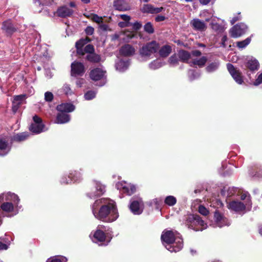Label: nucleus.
<instances>
[{
    "instance_id": "f257e3e1",
    "label": "nucleus",
    "mask_w": 262,
    "mask_h": 262,
    "mask_svg": "<svg viewBox=\"0 0 262 262\" xmlns=\"http://www.w3.org/2000/svg\"><path fill=\"white\" fill-rule=\"evenodd\" d=\"M92 212L95 218L107 222L115 221L119 216L115 202L105 198L95 202L92 206Z\"/></svg>"
},
{
    "instance_id": "f03ea898",
    "label": "nucleus",
    "mask_w": 262,
    "mask_h": 262,
    "mask_svg": "<svg viewBox=\"0 0 262 262\" xmlns=\"http://www.w3.org/2000/svg\"><path fill=\"white\" fill-rule=\"evenodd\" d=\"M163 245L171 252H177L183 247L182 239L179 236L177 232L171 230H164L161 235Z\"/></svg>"
},
{
    "instance_id": "7ed1b4c3",
    "label": "nucleus",
    "mask_w": 262,
    "mask_h": 262,
    "mask_svg": "<svg viewBox=\"0 0 262 262\" xmlns=\"http://www.w3.org/2000/svg\"><path fill=\"white\" fill-rule=\"evenodd\" d=\"M18 196L11 192L4 193L0 194L1 209L6 212H12L15 206L19 202Z\"/></svg>"
},
{
    "instance_id": "20e7f679",
    "label": "nucleus",
    "mask_w": 262,
    "mask_h": 262,
    "mask_svg": "<svg viewBox=\"0 0 262 262\" xmlns=\"http://www.w3.org/2000/svg\"><path fill=\"white\" fill-rule=\"evenodd\" d=\"M159 48V45L156 41H152L144 45L139 51L140 55L143 57H149L155 53Z\"/></svg>"
},
{
    "instance_id": "39448f33",
    "label": "nucleus",
    "mask_w": 262,
    "mask_h": 262,
    "mask_svg": "<svg viewBox=\"0 0 262 262\" xmlns=\"http://www.w3.org/2000/svg\"><path fill=\"white\" fill-rule=\"evenodd\" d=\"M187 221L190 223L189 226L195 231H202L206 228V224L198 215H190Z\"/></svg>"
},
{
    "instance_id": "423d86ee",
    "label": "nucleus",
    "mask_w": 262,
    "mask_h": 262,
    "mask_svg": "<svg viewBox=\"0 0 262 262\" xmlns=\"http://www.w3.org/2000/svg\"><path fill=\"white\" fill-rule=\"evenodd\" d=\"M248 27L244 23L236 24L232 27L229 31V34L231 37L233 38H238L244 34L247 31Z\"/></svg>"
},
{
    "instance_id": "0eeeda50",
    "label": "nucleus",
    "mask_w": 262,
    "mask_h": 262,
    "mask_svg": "<svg viewBox=\"0 0 262 262\" xmlns=\"http://www.w3.org/2000/svg\"><path fill=\"white\" fill-rule=\"evenodd\" d=\"M106 72L101 68H96L92 70L90 72V76L94 81L102 80V83L100 86L104 85L105 83Z\"/></svg>"
},
{
    "instance_id": "6e6552de",
    "label": "nucleus",
    "mask_w": 262,
    "mask_h": 262,
    "mask_svg": "<svg viewBox=\"0 0 262 262\" xmlns=\"http://www.w3.org/2000/svg\"><path fill=\"white\" fill-rule=\"evenodd\" d=\"M94 187L91 191L87 194L91 199H95L96 197L102 195L105 191V186L98 182H94Z\"/></svg>"
},
{
    "instance_id": "1a4fd4ad",
    "label": "nucleus",
    "mask_w": 262,
    "mask_h": 262,
    "mask_svg": "<svg viewBox=\"0 0 262 262\" xmlns=\"http://www.w3.org/2000/svg\"><path fill=\"white\" fill-rule=\"evenodd\" d=\"M34 123H32L29 129L35 134H39L42 132L45 131V125L42 123V120L40 118L37 116L33 117Z\"/></svg>"
},
{
    "instance_id": "9d476101",
    "label": "nucleus",
    "mask_w": 262,
    "mask_h": 262,
    "mask_svg": "<svg viewBox=\"0 0 262 262\" xmlns=\"http://www.w3.org/2000/svg\"><path fill=\"white\" fill-rule=\"evenodd\" d=\"M116 187L118 190L128 195L133 194L136 190V188L134 185L124 181L118 182L116 184Z\"/></svg>"
},
{
    "instance_id": "9b49d317",
    "label": "nucleus",
    "mask_w": 262,
    "mask_h": 262,
    "mask_svg": "<svg viewBox=\"0 0 262 262\" xmlns=\"http://www.w3.org/2000/svg\"><path fill=\"white\" fill-rule=\"evenodd\" d=\"M227 68L236 82L239 84H242L243 79L241 72L235 69L231 63H228L227 64Z\"/></svg>"
},
{
    "instance_id": "f8f14e48",
    "label": "nucleus",
    "mask_w": 262,
    "mask_h": 262,
    "mask_svg": "<svg viewBox=\"0 0 262 262\" xmlns=\"http://www.w3.org/2000/svg\"><path fill=\"white\" fill-rule=\"evenodd\" d=\"M227 207L230 210L236 212H245L246 209H247L246 205H244V203L236 201H233L228 203L227 204Z\"/></svg>"
},
{
    "instance_id": "ddd939ff",
    "label": "nucleus",
    "mask_w": 262,
    "mask_h": 262,
    "mask_svg": "<svg viewBox=\"0 0 262 262\" xmlns=\"http://www.w3.org/2000/svg\"><path fill=\"white\" fill-rule=\"evenodd\" d=\"M84 72V67L82 63L74 61L71 64V75L72 76H81Z\"/></svg>"
},
{
    "instance_id": "4468645a",
    "label": "nucleus",
    "mask_w": 262,
    "mask_h": 262,
    "mask_svg": "<svg viewBox=\"0 0 262 262\" xmlns=\"http://www.w3.org/2000/svg\"><path fill=\"white\" fill-rule=\"evenodd\" d=\"M165 8L161 7H155L151 4H144L142 7L141 11L143 13L158 14L164 11Z\"/></svg>"
},
{
    "instance_id": "2eb2a0df",
    "label": "nucleus",
    "mask_w": 262,
    "mask_h": 262,
    "mask_svg": "<svg viewBox=\"0 0 262 262\" xmlns=\"http://www.w3.org/2000/svg\"><path fill=\"white\" fill-rule=\"evenodd\" d=\"M131 211L135 214H140L143 211V203L141 200H132L130 205Z\"/></svg>"
},
{
    "instance_id": "dca6fc26",
    "label": "nucleus",
    "mask_w": 262,
    "mask_h": 262,
    "mask_svg": "<svg viewBox=\"0 0 262 262\" xmlns=\"http://www.w3.org/2000/svg\"><path fill=\"white\" fill-rule=\"evenodd\" d=\"M73 13L74 11L66 5L59 7L56 11L57 16L63 18L69 17Z\"/></svg>"
},
{
    "instance_id": "f3484780",
    "label": "nucleus",
    "mask_w": 262,
    "mask_h": 262,
    "mask_svg": "<svg viewBox=\"0 0 262 262\" xmlns=\"http://www.w3.org/2000/svg\"><path fill=\"white\" fill-rule=\"evenodd\" d=\"M192 27L196 31H204L207 28V25L204 21L198 19L194 18L190 23Z\"/></svg>"
},
{
    "instance_id": "a211bd4d",
    "label": "nucleus",
    "mask_w": 262,
    "mask_h": 262,
    "mask_svg": "<svg viewBox=\"0 0 262 262\" xmlns=\"http://www.w3.org/2000/svg\"><path fill=\"white\" fill-rule=\"evenodd\" d=\"M214 218L217 226L220 227L224 226H228L230 223L228 219L223 216L219 212H215L214 213Z\"/></svg>"
},
{
    "instance_id": "6ab92c4d",
    "label": "nucleus",
    "mask_w": 262,
    "mask_h": 262,
    "mask_svg": "<svg viewBox=\"0 0 262 262\" xmlns=\"http://www.w3.org/2000/svg\"><path fill=\"white\" fill-rule=\"evenodd\" d=\"M80 174L75 171L74 174L71 173L70 175L68 176V179L67 178H62L61 182L62 184H67L71 183L72 182H77L80 180Z\"/></svg>"
},
{
    "instance_id": "aec40b11",
    "label": "nucleus",
    "mask_w": 262,
    "mask_h": 262,
    "mask_svg": "<svg viewBox=\"0 0 262 262\" xmlns=\"http://www.w3.org/2000/svg\"><path fill=\"white\" fill-rule=\"evenodd\" d=\"M116 9L120 11H126L130 9L129 4L124 0H117L114 2Z\"/></svg>"
},
{
    "instance_id": "412c9836",
    "label": "nucleus",
    "mask_w": 262,
    "mask_h": 262,
    "mask_svg": "<svg viewBox=\"0 0 262 262\" xmlns=\"http://www.w3.org/2000/svg\"><path fill=\"white\" fill-rule=\"evenodd\" d=\"M56 109L60 112H71L75 110V106L71 103H64L58 105Z\"/></svg>"
},
{
    "instance_id": "4be33fe9",
    "label": "nucleus",
    "mask_w": 262,
    "mask_h": 262,
    "mask_svg": "<svg viewBox=\"0 0 262 262\" xmlns=\"http://www.w3.org/2000/svg\"><path fill=\"white\" fill-rule=\"evenodd\" d=\"M135 49L130 45H125L120 49V53L124 56H130L134 54Z\"/></svg>"
},
{
    "instance_id": "5701e85b",
    "label": "nucleus",
    "mask_w": 262,
    "mask_h": 262,
    "mask_svg": "<svg viewBox=\"0 0 262 262\" xmlns=\"http://www.w3.org/2000/svg\"><path fill=\"white\" fill-rule=\"evenodd\" d=\"M10 148L7 142L3 139H0V156L7 155L10 150Z\"/></svg>"
},
{
    "instance_id": "b1692460",
    "label": "nucleus",
    "mask_w": 262,
    "mask_h": 262,
    "mask_svg": "<svg viewBox=\"0 0 262 262\" xmlns=\"http://www.w3.org/2000/svg\"><path fill=\"white\" fill-rule=\"evenodd\" d=\"M90 41V39L89 38L86 37L84 39H81L76 42L75 46L77 49V52L78 54L82 55H84V52H83L82 47Z\"/></svg>"
},
{
    "instance_id": "393cba45",
    "label": "nucleus",
    "mask_w": 262,
    "mask_h": 262,
    "mask_svg": "<svg viewBox=\"0 0 262 262\" xmlns=\"http://www.w3.org/2000/svg\"><path fill=\"white\" fill-rule=\"evenodd\" d=\"M70 120V116L67 114L63 112L59 113L56 117V123L63 124L68 122Z\"/></svg>"
},
{
    "instance_id": "a878e982",
    "label": "nucleus",
    "mask_w": 262,
    "mask_h": 262,
    "mask_svg": "<svg viewBox=\"0 0 262 262\" xmlns=\"http://www.w3.org/2000/svg\"><path fill=\"white\" fill-rule=\"evenodd\" d=\"M2 29L8 34H11L16 30L10 20L3 23Z\"/></svg>"
},
{
    "instance_id": "bb28decb",
    "label": "nucleus",
    "mask_w": 262,
    "mask_h": 262,
    "mask_svg": "<svg viewBox=\"0 0 262 262\" xmlns=\"http://www.w3.org/2000/svg\"><path fill=\"white\" fill-rule=\"evenodd\" d=\"M246 66L251 71L257 70L259 68V63L256 59L251 58L248 60Z\"/></svg>"
},
{
    "instance_id": "cd10ccee",
    "label": "nucleus",
    "mask_w": 262,
    "mask_h": 262,
    "mask_svg": "<svg viewBox=\"0 0 262 262\" xmlns=\"http://www.w3.org/2000/svg\"><path fill=\"white\" fill-rule=\"evenodd\" d=\"M105 238V236L103 232L100 230H97L94 234L92 240L95 243H102Z\"/></svg>"
},
{
    "instance_id": "c85d7f7f",
    "label": "nucleus",
    "mask_w": 262,
    "mask_h": 262,
    "mask_svg": "<svg viewBox=\"0 0 262 262\" xmlns=\"http://www.w3.org/2000/svg\"><path fill=\"white\" fill-rule=\"evenodd\" d=\"M129 62L128 60L124 61L123 60H119L116 63V70L119 72H124L125 71L129 66Z\"/></svg>"
},
{
    "instance_id": "c756f323",
    "label": "nucleus",
    "mask_w": 262,
    "mask_h": 262,
    "mask_svg": "<svg viewBox=\"0 0 262 262\" xmlns=\"http://www.w3.org/2000/svg\"><path fill=\"white\" fill-rule=\"evenodd\" d=\"M171 47L169 45H164L159 50V55L161 57H166L171 52Z\"/></svg>"
},
{
    "instance_id": "7c9ffc66",
    "label": "nucleus",
    "mask_w": 262,
    "mask_h": 262,
    "mask_svg": "<svg viewBox=\"0 0 262 262\" xmlns=\"http://www.w3.org/2000/svg\"><path fill=\"white\" fill-rule=\"evenodd\" d=\"M241 199L242 200L244 201L243 203H244V205H246L247 209L249 210L252 205L249 194L248 193H242L241 196Z\"/></svg>"
},
{
    "instance_id": "2f4dec72",
    "label": "nucleus",
    "mask_w": 262,
    "mask_h": 262,
    "mask_svg": "<svg viewBox=\"0 0 262 262\" xmlns=\"http://www.w3.org/2000/svg\"><path fill=\"white\" fill-rule=\"evenodd\" d=\"M178 56L180 60L183 62H187L190 58V53L186 51L181 50L178 53Z\"/></svg>"
},
{
    "instance_id": "473e14b6",
    "label": "nucleus",
    "mask_w": 262,
    "mask_h": 262,
    "mask_svg": "<svg viewBox=\"0 0 262 262\" xmlns=\"http://www.w3.org/2000/svg\"><path fill=\"white\" fill-rule=\"evenodd\" d=\"M207 59L206 57L203 56L199 59H194L191 63L190 66H198L199 67H203L207 62Z\"/></svg>"
},
{
    "instance_id": "72a5a7b5",
    "label": "nucleus",
    "mask_w": 262,
    "mask_h": 262,
    "mask_svg": "<svg viewBox=\"0 0 262 262\" xmlns=\"http://www.w3.org/2000/svg\"><path fill=\"white\" fill-rule=\"evenodd\" d=\"M164 63L160 60L157 59L151 62L149 64V68L152 70H156L163 66Z\"/></svg>"
},
{
    "instance_id": "f704fd0d",
    "label": "nucleus",
    "mask_w": 262,
    "mask_h": 262,
    "mask_svg": "<svg viewBox=\"0 0 262 262\" xmlns=\"http://www.w3.org/2000/svg\"><path fill=\"white\" fill-rule=\"evenodd\" d=\"M219 65L220 63L218 61L212 62L206 67V71L209 73L213 72L218 69Z\"/></svg>"
},
{
    "instance_id": "c9c22d12",
    "label": "nucleus",
    "mask_w": 262,
    "mask_h": 262,
    "mask_svg": "<svg viewBox=\"0 0 262 262\" xmlns=\"http://www.w3.org/2000/svg\"><path fill=\"white\" fill-rule=\"evenodd\" d=\"M29 135L26 133H22L13 136V140L16 141H22L26 140Z\"/></svg>"
},
{
    "instance_id": "e433bc0d",
    "label": "nucleus",
    "mask_w": 262,
    "mask_h": 262,
    "mask_svg": "<svg viewBox=\"0 0 262 262\" xmlns=\"http://www.w3.org/2000/svg\"><path fill=\"white\" fill-rule=\"evenodd\" d=\"M165 203L168 206H173L176 204L177 199L172 195L167 196L165 199Z\"/></svg>"
},
{
    "instance_id": "4c0bfd02",
    "label": "nucleus",
    "mask_w": 262,
    "mask_h": 262,
    "mask_svg": "<svg viewBox=\"0 0 262 262\" xmlns=\"http://www.w3.org/2000/svg\"><path fill=\"white\" fill-rule=\"evenodd\" d=\"M251 41V38L248 37L246 39L241 41H237L236 42L237 47L239 49H243L247 46Z\"/></svg>"
},
{
    "instance_id": "58836bf2",
    "label": "nucleus",
    "mask_w": 262,
    "mask_h": 262,
    "mask_svg": "<svg viewBox=\"0 0 262 262\" xmlns=\"http://www.w3.org/2000/svg\"><path fill=\"white\" fill-rule=\"evenodd\" d=\"M26 96L25 95H20L15 96L14 97L13 103L17 104V105H20L22 104L23 101L26 99Z\"/></svg>"
},
{
    "instance_id": "ea45409f",
    "label": "nucleus",
    "mask_w": 262,
    "mask_h": 262,
    "mask_svg": "<svg viewBox=\"0 0 262 262\" xmlns=\"http://www.w3.org/2000/svg\"><path fill=\"white\" fill-rule=\"evenodd\" d=\"M86 59L91 62H98L100 60V57L95 54H90L86 56Z\"/></svg>"
},
{
    "instance_id": "a19ab883",
    "label": "nucleus",
    "mask_w": 262,
    "mask_h": 262,
    "mask_svg": "<svg viewBox=\"0 0 262 262\" xmlns=\"http://www.w3.org/2000/svg\"><path fill=\"white\" fill-rule=\"evenodd\" d=\"M144 31L148 34H152L154 32L155 29L153 25L150 22H148L144 26Z\"/></svg>"
},
{
    "instance_id": "79ce46f5",
    "label": "nucleus",
    "mask_w": 262,
    "mask_h": 262,
    "mask_svg": "<svg viewBox=\"0 0 262 262\" xmlns=\"http://www.w3.org/2000/svg\"><path fill=\"white\" fill-rule=\"evenodd\" d=\"M168 61L172 66H176L179 63V59L176 54L172 55L169 58Z\"/></svg>"
},
{
    "instance_id": "37998d69",
    "label": "nucleus",
    "mask_w": 262,
    "mask_h": 262,
    "mask_svg": "<svg viewBox=\"0 0 262 262\" xmlns=\"http://www.w3.org/2000/svg\"><path fill=\"white\" fill-rule=\"evenodd\" d=\"M89 17L93 21L98 24L102 23L103 21V18L101 16H99L97 14H92L89 16Z\"/></svg>"
},
{
    "instance_id": "c03bdc74",
    "label": "nucleus",
    "mask_w": 262,
    "mask_h": 262,
    "mask_svg": "<svg viewBox=\"0 0 262 262\" xmlns=\"http://www.w3.org/2000/svg\"><path fill=\"white\" fill-rule=\"evenodd\" d=\"M67 260V258L64 257H54L48 259L47 262H66Z\"/></svg>"
},
{
    "instance_id": "a18cd8bd",
    "label": "nucleus",
    "mask_w": 262,
    "mask_h": 262,
    "mask_svg": "<svg viewBox=\"0 0 262 262\" xmlns=\"http://www.w3.org/2000/svg\"><path fill=\"white\" fill-rule=\"evenodd\" d=\"M96 96V93L94 91H90L86 93L84 95V97L86 100H90L95 98Z\"/></svg>"
},
{
    "instance_id": "49530a36",
    "label": "nucleus",
    "mask_w": 262,
    "mask_h": 262,
    "mask_svg": "<svg viewBox=\"0 0 262 262\" xmlns=\"http://www.w3.org/2000/svg\"><path fill=\"white\" fill-rule=\"evenodd\" d=\"M188 75L189 77L190 80H193L196 78H198L200 77V74L195 72L194 71L192 70H190L188 72Z\"/></svg>"
},
{
    "instance_id": "de8ad7c7",
    "label": "nucleus",
    "mask_w": 262,
    "mask_h": 262,
    "mask_svg": "<svg viewBox=\"0 0 262 262\" xmlns=\"http://www.w3.org/2000/svg\"><path fill=\"white\" fill-rule=\"evenodd\" d=\"M211 27L212 29L219 32H221L224 30L223 27L217 23H211Z\"/></svg>"
},
{
    "instance_id": "09e8293b",
    "label": "nucleus",
    "mask_w": 262,
    "mask_h": 262,
    "mask_svg": "<svg viewBox=\"0 0 262 262\" xmlns=\"http://www.w3.org/2000/svg\"><path fill=\"white\" fill-rule=\"evenodd\" d=\"M62 90L65 94L67 95H71L73 93L72 91L71 90V88L69 84H65L62 87Z\"/></svg>"
},
{
    "instance_id": "8fccbe9b",
    "label": "nucleus",
    "mask_w": 262,
    "mask_h": 262,
    "mask_svg": "<svg viewBox=\"0 0 262 262\" xmlns=\"http://www.w3.org/2000/svg\"><path fill=\"white\" fill-rule=\"evenodd\" d=\"M94 51V47L91 45H86L84 48V50H83V52H84V54L85 53H89L90 54H92Z\"/></svg>"
},
{
    "instance_id": "3c124183",
    "label": "nucleus",
    "mask_w": 262,
    "mask_h": 262,
    "mask_svg": "<svg viewBox=\"0 0 262 262\" xmlns=\"http://www.w3.org/2000/svg\"><path fill=\"white\" fill-rule=\"evenodd\" d=\"M53 99V95L50 92H47L45 94V99L46 101L51 102Z\"/></svg>"
},
{
    "instance_id": "603ef678",
    "label": "nucleus",
    "mask_w": 262,
    "mask_h": 262,
    "mask_svg": "<svg viewBox=\"0 0 262 262\" xmlns=\"http://www.w3.org/2000/svg\"><path fill=\"white\" fill-rule=\"evenodd\" d=\"M262 83V73L257 75L255 81L253 82V85L258 86Z\"/></svg>"
},
{
    "instance_id": "864d4df0",
    "label": "nucleus",
    "mask_w": 262,
    "mask_h": 262,
    "mask_svg": "<svg viewBox=\"0 0 262 262\" xmlns=\"http://www.w3.org/2000/svg\"><path fill=\"white\" fill-rule=\"evenodd\" d=\"M135 34L136 33L133 31H125L124 32V35L127 37V39L133 38Z\"/></svg>"
},
{
    "instance_id": "5fc2aeb1",
    "label": "nucleus",
    "mask_w": 262,
    "mask_h": 262,
    "mask_svg": "<svg viewBox=\"0 0 262 262\" xmlns=\"http://www.w3.org/2000/svg\"><path fill=\"white\" fill-rule=\"evenodd\" d=\"M199 212L204 215H206L208 213L207 209L202 205L200 206L199 207Z\"/></svg>"
},
{
    "instance_id": "6e6d98bb",
    "label": "nucleus",
    "mask_w": 262,
    "mask_h": 262,
    "mask_svg": "<svg viewBox=\"0 0 262 262\" xmlns=\"http://www.w3.org/2000/svg\"><path fill=\"white\" fill-rule=\"evenodd\" d=\"M130 26H132L133 28L135 31H137V30H139L141 28L142 24L140 22L136 21V22L134 23L133 24H131V25Z\"/></svg>"
},
{
    "instance_id": "4d7b16f0",
    "label": "nucleus",
    "mask_w": 262,
    "mask_h": 262,
    "mask_svg": "<svg viewBox=\"0 0 262 262\" xmlns=\"http://www.w3.org/2000/svg\"><path fill=\"white\" fill-rule=\"evenodd\" d=\"M85 32L86 35H91L94 33V29L91 26H88L85 29Z\"/></svg>"
},
{
    "instance_id": "13d9d810",
    "label": "nucleus",
    "mask_w": 262,
    "mask_h": 262,
    "mask_svg": "<svg viewBox=\"0 0 262 262\" xmlns=\"http://www.w3.org/2000/svg\"><path fill=\"white\" fill-rule=\"evenodd\" d=\"M165 19L166 17L161 15H158L155 17V21L157 22L162 21L165 20Z\"/></svg>"
},
{
    "instance_id": "bf43d9fd",
    "label": "nucleus",
    "mask_w": 262,
    "mask_h": 262,
    "mask_svg": "<svg viewBox=\"0 0 262 262\" xmlns=\"http://www.w3.org/2000/svg\"><path fill=\"white\" fill-rule=\"evenodd\" d=\"M131 25V23L129 22H119L118 23V26L121 28H124L125 27H128Z\"/></svg>"
},
{
    "instance_id": "052dcab7",
    "label": "nucleus",
    "mask_w": 262,
    "mask_h": 262,
    "mask_svg": "<svg viewBox=\"0 0 262 262\" xmlns=\"http://www.w3.org/2000/svg\"><path fill=\"white\" fill-rule=\"evenodd\" d=\"M120 17L126 22H129V20L130 19V17L129 16L125 14L120 15Z\"/></svg>"
},
{
    "instance_id": "680f3d73",
    "label": "nucleus",
    "mask_w": 262,
    "mask_h": 262,
    "mask_svg": "<svg viewBox=\"0 0 262 262\" xmlns=\"http://www.w3.org/2000/svg\"><path fill=\"white\" fill-rule=\"evenodd\" d=\"M8 246L6 244L3 243L1 241H0V250H6L8 249Z\"/></svg>"
},
{
    "instance_id": "e2e57ef3",
    "label": "nucleus",
    "mask_w": 262,
    "mask_h": 262,
    "mask_svg": "<svg viewBox=\"0 0 262 262\" xmlns=\"http://www.w3.org/2000/svg\"><path fill=\"white\" fill-rule=\"evenodd\" d=\"M84 82V80L83 79H78L76 81V85L78 87H81L82 84Z\"/></svg>"
},
{
    "instance_id": "0e129e2a",
    "label": "nucleus",
    "mask_w": 262,
    "mask_h": 262,
    "mask_svg": "<svg viewBox=\"0 0 262 262\" xmlns=\"http://www.w3.org/2000/svg\"><path fill=\"white\" fill-rule=\"evenodd\" d=\"M241 19V17L240 16H234L233 17L231 20H230L231 21V23L232 25H233V24H234L235 22H236L237 20H239Z\"/></svg>"
},
{
    "instance_id": "69168bd1",
    "label": "nucleus",
    "mask_w": 262,
    "mask_h": 262,
    "mask_svg": "<svg viewBox=\"0 0 262 262\" xmlns=\"http://www.w3.org/2000/svg\"><path fill=\"white\" fill-rule=\"evenodd\" d=\"M215 0H213V2H214ZM200 3L203 5H206L208 4L211 0H199Z\"/></svg>"
},
{
    "instance_id": "338daca9",
    "label": "nucleus",
    "mask_w": 262,
    "mask_h": 262,
    "mask_svg": "<svg viewBox=\"0 0 262 262\" xmlns=\"http://www.w3.org/2000/svg\"><path fill=\"white\" fill-rule=\"evenodd\" d=\"M192 54L194 56H200L201 55V52L199 50H194L192 52Z\"/></svg>"
},
{
    "instance_id": "774afa93",
    "label": "nucleus",
    "mask_w": 262,
    "mask_h": 262,
    "mask_svg": "<svg viewBox=\"0 0 262 262\" xmlns=\"http://www.w3.org/2000/svg\"><path fill=\"white\" fill-rule=\"evenodd\" d=\"M99 28L103 31H106L108 29V26L106 24H101Z\"/></svg>"
}]
</instances>
